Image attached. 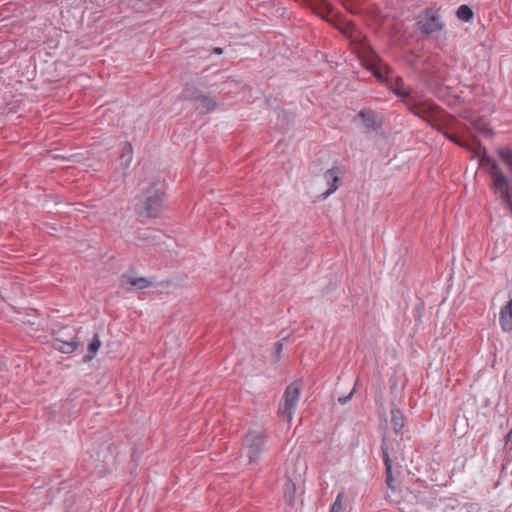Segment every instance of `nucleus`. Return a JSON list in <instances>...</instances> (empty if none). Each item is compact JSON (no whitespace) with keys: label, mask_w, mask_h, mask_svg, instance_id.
<instances>
[{"label":"nucleus","mask_w":512,"mask_h":512,"mask_svg":"<svg viewBox=\"0 0 512 512\" xmlns=\"http://www.w3.org/2000/svg\"><path fill=\"white\" fill-rule=\"evenodd\" d=\"M392 91L403 98L408 110L414 115L427 121L432 127L441 131V127L437 124L438 119L441 117V112L438 107L430 101H419L411 96L410 91L404 87L402 78L396 77L395 82L391 84Z\"/></svg>","instance_id":"1"},{"label":"nucleus","mask_w":512,"mask_h":512,"mask_svg":"<svg viewBox=\"0 0 512 512\" xmlns=\"http://www.w3.org/2000/svg\"><path fill=\"white\" fill-rule=\"evenodd\" d=\"M481 165L486 169L492 180L493 188L503 203L512 210V183L510 179L504 175L498 163L491 157H483Z\"/></svg>","instance_id":"2"},{"label":"nucleus","mask_w":512,"mask_h":512,"mask_svg":"<svg viewBox=\"0 0 512 512\" xmlns=\"http://www.w3.org/2000/svg\"><path fill=\"white\" fill-rule=\"evenodd\" d=\"M144 194L136 204L135 210L140 217H157L163 208V192L158 187V183H151L145 189Z\"/></svg>","instance_id":"3"},{"label":"nucleus","mask_w":512,"mask_h":512,"mask_svg":"<svg viewBox=\"0 0 512 512\" xmlns=\"http://www.w3.org/2000/svg\"><path fill=\"white\" fill-rule=\"evenodd\" d=\"M265 436L260 431H249L242 444V452L248 458L249 463H255L264 450Z\"/></svg>","instance_id":"4"},{"label":"nucleus","mask_w":512,"mask_h":512,"mask_svg":"<svg viewBox=\"0 0 512 512\" xmlns=\"http://www.w3.org/2000/svg\"><path fill=\"white\" fill-rule=\"evenodd\" d=\"M300 390L301 383L299 381L292 382L285 389L283 403L279 405L278 412L288 422H291L293 419V414L300 397Z\"/></svg>","instance_id":"5"},{"label":"nucleus","mask_w":512,"mask_h":512,"mask_svg":"<svg viewBox=\"0 0 512 512\" xmlns=\"http://www.w3.org/2000/svg\"><path fill=\"white\" fill-rule=\"evenodd\" d=\"M183 98L194 104L196 110L201 114H206L213 111L217 102L214 98L209 95L203 94L200 90L193 86H186L183 90Z\"/></svg>","instance_id":"6"},{"label":"nucleus","mask_w":512,"mask_h":512,"mask_svg":"<svg viewBox=\"0 0 512 512\" xmlns=\"http://www.w3.org/2000/svg\"><path fill=\"white\" fill-rule=\"evenodd\" d=\"M417 25L421 33L425 35L439 32L444 28L440 14L433 8H427L419 14Z\"/></svg>","instance_id":"7"},{"label":"nucleus","mask_w":512,"mask_h":512,"mask_svg":"<svg viewBox=\"0 0 512 512\" xmlns=\"http://www.w3.org/2000/svg\"><path fill=\"white\" fill-rule=\"evenodd\" d=\"M78 345L79 343L76 341L74 330L69 327L59 330L53 341V347L66 354L74 352Z\"/></svg>","instance_id":"8"},{"label":"nucleus","mask_w":512,"mask_h":512,"mask_svg":"<svg viewBox=\"0 0 512 512\" xmlns=\"http://www.w3.org/2000/svg\"><path fill=\"white\" fill-rule=\"evenodd\" d=\"M358 117L362 120L364 129L367 132L378 130L383 123L382 117L370 109H362L358 113Z\"/></svg>","instance_id":"9"},{"label":"nucleus","mask_w":512,"mask_h":512,"mask_svg":"<svg viewBox=\"0 0 512 512\" xmlns=\"http://www.w3.org/2000/svg\"><path fill=\"white\" fill-rule=\"evenodd\" d=\"M381 449H382L383 461H384L385 470H386V484L392 491H395L396 486L394 485L395 480L392 475V461L390 459V454H389L390 448L386 442L385 437H383Z\"/></svg>","instance_id":"10"},{"label":"nucleus","mask_w":512,"mask_h":512,"mask_svg":"<svg viewBox=\"0 0 512 512\" xmlns=\"http://www.w3.org/2000/svg\"><path fill=\"white\" fill-rule=\"evenodd\" d=\"M499 322L504 332L512 331V297L504 305L499 313Z\"/></svg>","instance_id":"11"},{"label":"nucleus","mask_w":512,"mask_h":512,"mask_svg":"<svg viewBox=\"0 0 512 512\" xmlns=\"http://www.w3.org/2000/svg\"><path fill=\"white\" fill-rule=\"evenodd\" d=\"M419 500V495L409 491L404 498L399 502L400 510L402 512H423L421 507L416 506V501Z\"/></svg>","instance_id":"12"},{"label":"nucleus","mask_w":512,"mask_h":512,"mask_svg":"<svg viewBox=\"0 0 512 512\" xmlns=\"http://www.w3.org/2000/svg\"><path fill=\"white\" fill-rule=\"evenodd\" d=\"M324 179L328 184V189L322 193V198L326 199L338 189L339 176L334 169H328L324 173Z\"/></svg>","instance_id":"13"},{"label":"nucleus","mask_w":512,"mask_h":512,"mask_svg":"<svg viewBox=\"0 0 512 512\" xmlns=\"http://www.w3.org/2000/svg\"><path fill=\"white\" fill-rule=\"evenodd\" d=\"M405 416L400 409L394 408L391 411V423L397 435H403L405 427Z\"/></svg>","instance_id":"14"},{"label":"nucleus","mask_w":512,"mask_h":512,"mask_svg":"<svg viewBox=\"0 0 512 512\" xmlns=\"http://www.w3.org/2000/svg\"><path fill=\"white\" fill-rule=\"evenodd\" d=\"M295 492H296V484L292 480V476L288 475V481L286 482L285 487H284V498H285L286 502H288L290 505L293 504V502H294Z\"/></svg>","instance_id":"15"},{"label":"nucleus","mask_w":512,"mask_h":512,"mask_svg":"<svg viewBox=\"0 0 512 512\" xmlns=\"http://www.w3.org/2000/svg\"><path fill=\"white\" fill-rule=\"evenodd\" d=\"M101 347V341L97 334L94 335L92 342L88 346V354L84 356V362H88L93 359L99 348Z\"/></svg>","instance_id":"16"},{"label":"nucleus","mask_w":512,"mask_h":512,"mask_svg":"<svg viewBox=\"0 0 512 512\" xmlns=\"http://www.w3.org/2000/svg\"><path fill=\"white\" fill-rule=\"evenodd\" d=\"M500 159L507 165L509 173L512 175V149L501 148L497 151Z\"/></svg>","instance_id":"17"},{"label":"nucleus","mask_w":512,"mask_h":512,"mask_svg":"<svg viewBox=\"0 0 512 512\" xmlns=\"http://www.w3.org/2000/svg\"><path fill=\"white\" fill-rule=\"evenodd\" d=\"M456 16L462 21L469 22L473 18V11L469 6L461 5L456 11Z\"/></svg>","instance_id":"18"},{"label":"nucleus","mask_w":512,"mask_h":512,"mask_svg":"<svg viewBox=\"0 0 512 512\" xmlns=\"http://www.w3.org/2000/svg\"><path fill=\"white\" fill-rule=\"evenodd\" d=\"M129 284L137 289H145L151 285V281L144 277L129 278Z\"/></svg>","instance_id":"19"},{"label":"nucleus","mask_w":512,"mask_h":512,"mask_svg":"<svg viewBox=\"0 0 512 512\" xmlns=\"http://www.w3.org/2000/svg\"><path fill=\"white\" fill-rule=\"evenodd\" d=\"M343 499H344V493L343 492L338 493L334 503L331 506L330 512H342Z\"/></svg>","instance_id":"20"},{"label":"nucleus","mask_w":512,"mask_h":512,"mask_svg":"<svg viewBox=\"0 0 512 512\" xmlns=\"http://www.w3.org/2000/svg\"><path fill=\"white\" fill-rule=\"evenodd\" d=\"M418 495H419V500L416 501V506L421 507L423 512H425V509H429L433 506V502L430 499L425 497L423 494H418Z\"/></svg>","instance_id":"21"},{"label":"nucleus","mask_w":512,"mask_h":512,"mask_svg":"<svg viewBox=\"0 0 512 512\" xmlns=\"http://www.w3.org/2000/svg\"><path fill=\"white\" fill-rule=\"evenodd\" d=\"M282 350H283V344L281 342H277L275 344V352H274L275 361H278L280 359Z\"/></svg>","instance_id":"22"},{"label":"nucleus","mask_w":512,"mask_h":512,"mask_svg":"<svg viewBox=\"0 0 512 512\" xmlns=\"http://www.w3.org/2000/svg\"><path fill=\"white\" fill-rule=\"evenodd\" d=\"M444 135L445 137H447L449 140H451L452 142L458 144L459 146H462V147H467V145L460 141L457 137H455L454 135H451V134H448L446 132H444Z\"/></svg>","instance_id":"23"},{"label":"nucleus","mask_w":512,"mask_h":512,"mask_svg":"<svg viewBox=\"0 0 512 512\" xmlns=\"http://www.w3.org/2000/svg\"><path fill=\"white\" fill-rule=\"evenodd\" d=\"M354 32H356L355 26L350 23H347L346 27L343 29V33L348 34L349 37H354L353 36Z\"/></svg>","instance_id":"24"},{"label":"nucleus","mask_w":512,"mask_h":512,"mask_svg":"<svg viewBox=\"0 0 512 512\" xmlns=\"http://www.w3.org/2000/svg\"><path fill=\"white\" fill-rule=\"evenodd\" d=\"M353 393L354 389H352V391L348 395L339 397L338 402L342 405L346 404L351 399Z\"/></svg>","instance_id":"25"},{"label":"nucleus","mask_w":512,"mask_h":512,"mask_svg":"<svg viewBox=\"0 0 512 512\" xmlns=\"http://www.w3.org/2000/svg\"><path fill=\"white\" fill-rule=\"evenodd\" d=\"M475 128L485 134H489L491 132L490 128H488L485 124L481 126L475 124Z\"/></svg>","instance_id":"26"},{"label":"nucleus","mask_w":512,"mask_h":512,"mask_svg":"<svg viewBox=\"0 0 512 512\" xmlns=\"http://www.w3.org/2000/svg\"><path fill=\"white\" fill-rule=\"evenodd\" d=\"M131 153H132L131 146L129 144H126L124 147V153H123L122 157L127 154V156H128L127 161L129 162L131 160Z\"/></svg>","instance_id":"27"},{"label":"nucleus","mask_w":512,"mask_h":512,"mask_svg":"<svg viewBox=\"0 0 512 512\" xmlns=\"http://www.w3.org/2000/svg\"><path fill=\"white\" fill-rule=\"evenodd\" d=\"M214 52L216 54H221L222 53V48L217 47V48L214 49Z\"/></svg>","instance_id":"28"},{"label":"nucleus","mask_w":512,"mask_h":512,"mask_svg":"<svg viewBox=\"0 0 512 512\" xmlns=\"http://www.w3.org/2000/svg\"><path fill=\"white\" fill-rule=\"evenodd\" d=\"M375 76L380 78L381 77V74L379 72H375Z\"/></svg>","instance_id":"29"}]
</instances>
